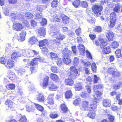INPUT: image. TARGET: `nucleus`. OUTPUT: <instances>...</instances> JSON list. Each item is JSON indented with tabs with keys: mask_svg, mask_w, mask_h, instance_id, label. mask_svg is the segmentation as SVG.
<instances>
[{
	"mask_svg": "<svg viewBox=\"0 0 122 122\" xmlns=\"http://www.w3.org/2000/svg\"><path fill=\"white\" fill-rule=\"evenodd\" d=\"M36 98L37 100L39 102H43L44 100V97L41 94H38L37 95Z\"/></svg>",
	"mask_w": 122,
	"mask_h": 122,
	"instance_id": "412c9836",
	"label": "nucleus"
},
{
	"mask_svg": "<svg viewBox=\"0 0 122 122\" xmlns=\"http://www.w3.org/2000/svg\"><path fill=\"white\" fill-rule=\"evenodd\" d=\"M111 101L108 99L104 100L103 102V104L104 106L106 107H108L111 105Z\"/></svg>",
	"mask_w": 122,
	"mask_h": 122,
	"instance_id": "a211bd4d",
	"label": "nucleus"
},
{
	"mask_svg": "<svg viewBox=\"0 0 122 122\" xmlns=\"http://www.w3.org/2000/svg\"><path fill=\"white\" fill-rule=\"evenodd\" d=\"M82 62L84 64V66L86 67H88L90 66H91V63L89 62H85L84 61H82Z\"/></svg>",
	"mask_w": 122,
	"mask_h": 122,
	"instance_id": "0e129e2a",
	"label": "nucleus"
},
{
	"mask_svg": "<svg viewBox=\"0 0 122 122\" xmlns=\"http://www.w3.org/2000/svg\"><path fill=\"white\" fill-rule=\"evenodd\" d=\"M37 41V39L36 37L33 36L30 38L29 42V43L32 44H34Z\"/></svg>",
	"mask_w": 122,
	"mask_h": 122,
	"instance_id": "c756f323",
	"label": "nucleus"
},
{
	"mask_svg": "<svg viewBox=\"0 0 122 122\" xmlns=\"http://www.w3.org/2000/svg\"><path fill=\"white\" fill-rule=\"evenodd\" d=\"M19 121L20 122H28L25 116H21Z\"/></svg>",
	"mask_w": 122,
	"mask_h": 122,
	"instance_id": "3c124183",
	"label": "nucleus"
},
{
	"mask_svg": "<svg viewBox=\"0 0 122 122\" xmlns=\"http://www.w3.org/2000/svg\"><path fill=\"white\" fill-rule=\"evenodd\" d=\"M19 50L18 52H15L12 54L11 56V58L13 59H16L18 57H19L21 56V54L20 53L21 52H20V49L18 48Z\"/></svg>",
	"mask_w": 122,
	"mask_h": 122,
	"instance_id": "6e6552de",
	"label": "nucleus"
},
{
	"mask_svg": "<svg viewBox=\"0 0 122 122\" xmlns=\"http://www.w3.org/2000/svg\"><path fill=\"white\" fill-rule=\"evenodd\" d=\"M81 96L82 97L85 98L89 97V95L86 93L82 92L81 93Z\"/></svg>",
	"mask_w": 122,
	"mask_h": 122,
	"instance_id": "864d4df0",
	"label": "nucleus"
},
{
	"mask_svg": "<svg viewBox=\"0 0 122 122\" xmlns=\"http://www.w3.org/2000/svg\"><path fill=\"white\" fill-rule=\"evenodd\" d=\"M53 38H56L54 41V42L57 45H59L60 44V42L65 38V36L63 34H61L59 31L52 33L51 35Z\"/></svg>",
	"mask_w": 122,
	"mask_h": 122,
	"instance_id": "7ed1b4c3",
	"label": "nucleus"
},
{
	"mask_svg": "<svg viewBox=\"0 0 122 122\" xmlns=\"http://www.w3.org/2000/svg\"><path fill=\"white\" fill-rule=\"evenodd\" d=\"M75 89L76 91L80 90L82 87L81 84L80 82H78L75 84Z\"/></svg>",
	"mask_w": 122,
	"mask_h": 122,
	"instance_id": "5701e85b",
	"label": "nucleus"
},
{
	"mask_svg": "<svg viewBox=\"0 0 122 122\" xmlns=\"http://www.w3.org/2000/svg\"><path fill=\"white\" fill-rule=\"evenodd\" d=\"M47 23V20L46 19L44 18L42 19V20L41 22V24L42 25H46Z\"/></svg>",
	"mask_w": 122,
	"mask_h": 122,
	"instance_id": "052dcab7",
	"label": "nucleus"
},
{
	"mask_svg": "<svg viewBox=\"0 0 122 122\" xmlns=\"http://www.w3.org/2000/svg\"><path fill=\"white\" fill-rule=\"evenodd\" d=\"M26 34V31L25 30L23 31L20 34V41H22L25 40V37Z\"/></svg>",
	"mask_w": 122,
	"mask_h": 122,
	"instance_id": "f3484780",
	"label": "nucleus"
},
{
	"mask_svg": "<svg viewBox=\"0 0 122 122\" xmlns=\"http://www.w3.org/2000/svg\"><path fill=\"white\" fill-rule=\"evenodd\" d=\"M10 16V17L11 20H16L18 19V18H19L18 14H16L15 13H12L11 14Z\"/></svg>",
	"mask_w": 122,
	"mask_h": 122,
	"instance_id": "f704fd0d",
	"label": "nucleus"
},
{
	"mask_svg": "<svg viewBox=\"0 0 122 122\" xmlns=\"http://www.w3.org/2000/svg\"><path fill=\"white\" fill-rule=\"evenodd\" d=\"M49 89L51 91H55L57 90L58 87L55 85L53 83H51L48 85Z\"/></svg>",
	"mask_w": 122,
	"mask_h": 122,
	"instance_id": "2eb2a0df",
	"label": "nucleus"
},
{
	"mask_svg": "<svg viewBox=\"0 0 122 122\" xmlns=\"http://www.w3.org/2000/svg\"><path fill=\"white\" fill-rule=\"evenodd\" d=\"M58 2H54L52 1L51 4V6L53 8L57 7Z\"/></svg>",
	"mask_w": 122,
	"mask_h": 122,
	"instance_id": "774afa93",
	"label": "nucleus"
},
{
	"mask_svg": "<svg viewBox=\"0 0 122 122\" xmlns=\"http://www.w3.org/2000/svg\"><path fill=\"white\" fill-rule=\"evenodd\" d=\"M23 26L20 23H17L14 24L13 25V28L16 31H20L22 28Z\"/></svg>",
	"mask_w": 122,
	"mask_h": 122,
	"instance_id": "9b49d317",
	"label": "nucleus"
},
{
	"mask_svg": "<svg viewBox=\"0 0 122 122\" xmlns=\"http://www.w3.org/2000/svg\"><path fill=\"white\" fill-rule=\"evenodd\" d=\"M35 104L36 107L38 110L41 112L43 110L44 108L42 107L39 104H36V103H35Z\"/></svg>",
	"mask_w": 122,
	"mask_h": 122,
	"instance_id": "09e8293b",
	"label": "nucleus"
},
{
	"mask_svg": "<svg viewBox=\"0 0 122 122\" xmlns=\"http://www.w3.org/2000/svg\"><path fill=\"white\" fill-rule=\"evenodd\" d=\"M89 113L87 114V116L92 119L95 118L96 116L95 112L91 111Z\"/></svg>",
	"mask_w": 122,
	"mask_h": 122,
	"instance_id": "473e14b6",
	"label": "nucleus"
},
{
	"mask_svg": "<svg viewBox=\"0 0 122 122\" xmlns=\"http://www.w3.org/2000/svg\"><path fill=\"white\" fill-rule=\"evenodd\" d=\"M78 48L79 50L80 54L82 56H84L85 51L84 46L82 44H80L78 46Z\"/></svg>",
	"mask_w": 122,
	"mask_h": 122,
	"instance_id": "9d476101",
	"label": "nucleus"
},
{
	"mask_svg": "<svg viewBox=\"0 0 122 122\" xmlns=\"http://www.w3.org/2000/svg\"><path fill=\"white\" fill-rule=\"evenodd\" d=\"M15 87V85L13 84H10L7 85L6 88H9L11 89H14Z\"/></svg>",
	"mask_w": 122,
	"mask_h": 122,
	"instance_id": "8fccbe9b",
	"label": "nucleus"
},
{
	"mask_svg": "<svg viewBox=\"0 0 122 122\" xmlns=\"http://www.w3.org/2000/svg\"><path fill=\"white\" fill-rule=\"evenodd\" d=\"M50 78L53 81H58L59 80L58 76L56 74L52 73L50 74Z\"/></svg>",
	"mask_w": 122,
	"mask_h": 122,
	"instance_id": "4468645a",
	"label": "nucleus"
},
{
	"mask_svg": "<svg viewBox=\"0 0 122 122\" xmlns=\"http://www.w3.org/2000/svg\"><path fill=\"white\" fill-rule=\"evenodd\" d=\"M114 36V34L111 31L109 32L107 35V37L110 41L113 40Z\"/></svg>",
	"mask_w": 122,
	"mask_h": 122,
	"instance_id": "6ab92c4d",
	"label": "nucleus"
},
{
	"mask_svg": "<svg viewBox=\"0 0 122 122\" xmlns=\"http://www.w3.org/2000/svg\"><path fill=\"white\" fill-rule=\"evenodd\" d=\"M75 32L77 36L80 35L81 34V29L80 28L76 30Z\"/></svg>",
	"mask_w": 122,
	"mask_h": 122,
	"instance_id": "69168bd1",
	"label": "nucleus"
},
{
	"mask_svg": "<svg viewBox=\"0 0 122 122\" xmlns=\"http://www.w3.org/2000/svg\"><path fill=\"white\" fill-rule=\"evenodd\" d=\"M25 15V17L27 19H31L33 17V14L30 13H26Z\"/></svg>",
	"mask_w": 122,
	"mask_h": 122,
	"instance_id": "e433bc0d",
	"label": "nucleus"
},
{
	"mask_svg": "<svg viewBox=\"0 0 122 122\" xmlns=\"http://www.w3.org/2000/svg\"><path fill=\"white\" fill-rule=\"evenodd\" d=\"M112 75L115 77L117 78L120 76V74L119 72L115 71L112 73Z\"/></svg>",
	"mask_w": 122,
	"mask_h": 122,
	"instance_id": "6e6d98bb",
	"label": "nucleus"
},
{
	"mask_svg": "<svg viewBox=\"0 0 122 122\" xmlns=\"http://www.w3.org/2000/svg\"><path fill=\"white\" fill-rule=\"evenodd\" d=\"M48 42V41L47 39H44L42 41H39V46H43L47 45Z\"/></svg>",
	"mask_w": 122,
	"mask_h": 122,
	"instance_id": "393cba45",
	"label": "nucleus"
},
{
	"mask_svg": "<svg viewBox=\"0 0 122 122\" xmlns=\"http://www.w3.org/2000/svg\"><path fill=\"white\" fill-rule=\"evenodd\" d=\"M81 5L82 7L84 8L87 7L88 6L87 3L86 1H82L81 3Z\"/></svg>",
	"mask_w": 122,
	"mask_h": 122,
	"instance_id": "bf43d9fd",
	"label": "nucleus"
},
{
	"mask_svg": "<svg viewBox=\"0 0 122 122\" xmlns=\"http://www.w3.org/2000/svg\"><path fill=\"white\" fill-rule=\"evenodd\" d=\"M93 30L95 32L99 33L102 31V29L101 27L97 26L94 28Z\"/></svg>",
	"mask_w": 122,
	"mask_h": 122,
	"instance_id": "4c0bfd02",
	"label": "nucleus"
},
{
	"mask_svg": "<svg viewBox=\"0 0 122 122\" xmlns=\"http://www.w3.org/2000/svg\"><path fill=\"white\" fill-rule=\"evenodd\" d=\"M76 67L74 66H71L70 68V70L71 71L76 74H78V71L77 69L75 67Z\"/></svg>",
	"mask_w": 122,
	"mask_h": 122,
	"instance_id": "58836bf2",
	"label": "nucleus"
},
{
	"mask_svg": "<svg viewBox=\"0 0 122 122\" xmlns=\"http://www.w3.org/2000/svg\"><path fill=\"white\" fill-rule=\"evenodd\" d=\"M80 101V98L76 99L74 101L73 103L75 105H78L79 104Z\"/></svg>",
	"mask_w": 122,
	"mask_h": 122,
	"instance_id": "e2e57ef3",
	"label": "nucleus"
},
{
	"mask_svg": "<svg viewBox=\"0 0 122 122\" xmlns=\"http://www.w3.org/2000/svg\"><path fill=\"white\" fill-rule=\"evenodd\" d=\"M110 51L111 49L109 47L107 46L103 49L102 52L104 54H108L110 52Z\"/></svg>",
	"mask_w": 122,
	"mask_h": 122,
	"instance_id": "bb28decb",
	"label": "nucleus"
},
{
	"mask_svg": "<svg viewBox=\"0 0 122 122\" xmlns=\"http://www.w3.org/2000/svg\"><path fill=\"white\" fill-rule=\"evenodd\" d=\"M120 7V4L119 3L116 4L115 7H114V11L117 12H119Z\"/></svg>",
	"mask_w": 122,
	"mask_h": 122,
	"instance_id": "7c9ffc66",
	"label": "nucleus"
},
{
	"mask_svg": "<svg viewBox=\"0 0 122 122\" xmlns=\"http://www.w3.org/2000/svg\"><path fill=\"white\" fill-rule=\"evenodd\" d=\"M20 52L22 53V55L24 56L28 57L34 56H37L38 54V52L34 50L30 49H20Z\"/></svg>",
	"mask_w": 122,
	"mask_h": 122,
	"instance_id": "f03ea898",
	"label": "nucleus"
},
{
	"mask_svg": "<svg viewBox=\"0 0 122 122\" xmlns=\"http://www.w3.org/2000/svg\"><path fill=\"white\" fill-rule=\"evenodd\" d=\"M54 94H52L49 95L48 97L47 103L51 105H53L54 104Z\"/></svg>",
	"mask_w": 122,
	"mask_h": 122,
	"instance_id": "f8f14e48",
	"label": "nucleus"
},
{
	"mask_svg": "<svg viewBox=\"0 0 122 122\" xmlns=\"http://www.w3.org/2000/svg\"><path fill=\"white\" fill-rule=\"evenodd\" d=\"M45 8V6L43 5L37 6V10L41 12Z\"/></svg>",
	"mask_w": 122,
	"mask_h": 122,
	"instance_id": "5fc2aeb1",
	"label": "nucleus"
},
{
	"mask_svg": "<svg viewBox=\"0 0 122 122\" xmlns=\"http://www.w3.org/2000/svg\"><path fill=\"white\" fill-rule=\"evenodd\" d=\"M61 109L62 111L66 112L68 111V109L64 104H62L61 105Z\"/></svg>",
	"mask_w": 122,
	"mask_h": 122,
	"instance_id": "a19ab883",
	"label": "nucleus"
},
{
	"mask_svg": "<svg viewBox=\"0 0 122 122\" xmlns=\"http://www.w3.org/2000/svg\"><path fill=\"white\" fill-rule=\"evenodd\" d=\"M50 117L52 118H55L57 117V115L56 114L52 113L50 115Z\"/></svg>",
	"mask_w": 122,
	"mask_h": 122,
	"instance_id": "338daca9",
	"label": "nucleus"
},
{
	"mask_svg": "<svg viewBox=\"0 0 122 122\" xmlns=\"http://www.w3.org/2000/svg\"><path fill=\"white\" fill-rule=\"evenodd\" d=\"M108 117L110 122H114V117L113 116L111 115H109Z\"/></svg>",
	"mask_w": 122,
	"mask_h": 122,
	"instance_id": "680f3d73",
	"label": "nucleus"
},
{
	"mask_svg": "<svg viewBox=\"0 0 122 122\" xmlns=\"http://www.w3.org/2000/svg\"><path fill=\"white\" fill-rule=\"evenodd\" d=\"M44 59L43 58L41 57L34 58L30 62V64L32 66L37 65L38 63L37 61H41Z\"/></svg>",
	"mask_w": 122,
	"mask_h": 122,
	"instance_id": "0eeeda50",
	"label": "nucleus"
},
{
	"mask_svg": "<svg viewBox=\"0 0 122 122\" xmlns=\"http://www.w3.org/2000/svg\"><path fill=\"white\" fill-rule=\"evenodd\" d=\"M51 71L53 72L57 73L58 72L57 67L55 66H52L51 67Z\"/></svg>",
	"mask_w": 122,
	"mask_h": 122,
	"instance_id": "de8ad7c7",
	"label": "nucleus"
},
{
	"mask_svg": "<svg viewBox=\"0 0 122 122\" xmlns=\"http://www.w3.org/2000/svg\"><path fill=\"white\" fill-rule=\"evenodd\" d=\"M14 64V62L12 61H8L7 63V64L5 65L8 68L10 69L13 67Z\"/></svg>",
	"mask_w": 122,
	"mask_h": 122,
	"instance_id": "b1692460",
	"label": "nucleus"
},
{
	"mask_svg": "<svg viewBox=\"0 0 122 122\" xmlns=\"http://www.w3.org/2000/svg\"><path fill=\"white\" fill-rule=\"evenodd\" d=\"M89 102L87 101H83L82 104L80 107L81 109L83 110L88 111L89 106Z\"/></svg>",
	"mask_w": 122,
	"mask_h": 122,
	"instance_id": "39448f33",
	"label": "nucleus"
},
{
	"mask_svg": "<svg viewBox=\"0 0 122 122\" xmlns=\"http://www.w3.org/2000/svg\"><path fill=\"white\" fill-rule=\"evenodd\" d=\"M79 60L77 57H75L73 60V65L75 66H77L78 64Z\"/></svg>",
	"mask_w": 122,
	"mask_h": 122,
	"instance_id": "2f4dec72",
	"label": "nucleus"
},
{
	"mask_svg": "<svg viewBox=\"0 0 122 122\" xmlns=\"http://www.w3.org/2000/svg\"><path fill=\"white\" fill-rule=\"evenodd\" d=\"M16 71L18 75H21L25 73V70L24 67H19L17 68Z\"/></svg>",
	"mask_w": 122,
	"mask_h": 122,
	"instance_id": "dca6fc26",
	"label": "nucleus"
},
{
	"mask_svg": "<svg viewBox=\"0 0 122 122\" xmlns=\"http://www.w3.org/2000/svg\"><path fill=\"white\" fill-rule=\"evenodd\" d=\"M49 79V77L48 76H46L44 79L42 87L44 89L46 88L48 85V82Z\"/></svg>",
	"mask_w": 122,
	"mask_h": 122,
	"instance_id": "ddd939ff",
	"label": "nucleus"
},
{
	"mask_svg": "<svg viewBox=\"0 0 122 122\" xmlns=\"http://www.w3.org/2000/svg\"><path fill=\"white\" fill-rule=\"evenodd\" d=\"M42 17V14L41 13L37 12L35 18L37 20L41 19Z\"/></svg>",
	"mask_w": 122,
	"mask_h": 122,
	"instance_id": "c03bdc74",
	"label": "nucleus"
},
{
	"mask_svg": "<svg viewBox=\"0 0 122 122\" xmlns=\"http://www.w3.org/2000/svg\"><path fill=\"white\" fill-rule=\"evenodd\" d=\"M91 68L92 70L94 72H95L96 71L97 67L96 64L95 63H93L92 65Z\"/></svg>",
	"mask_w": 122,
	"mask_h": 122,
	"instance_id": "13d9d810",
	"label": "nucleus"
},
{
	"mask_svg": "<svg viewBox=\"0 0 122 122\" xmlns=\"http://www.w3.org/2000/svg\"><path fill=\"white\" fill-rule=\"evenodd\" d=\"M110 16L111 20L116 21V14L115 13L113 12L112 13L110 14Z\"/></svg>",
	"mask_w": 122,
	"mask_h": 122,
	"instance_id": "ea45409f",
	"label": "nucleus"
},
{
	"mask_svg": "<svg viewBox=\"0 0 122 122\" xmlns=\"http://www.w3.org/2000/svg\"><path fill=\"white\" fill-rule=\"evenodd\" d=\"M46 30L45 28L41 27L38 30V32L40 36H44L46 34Z\"/></svg>",
	"mask_w": 122,
	"mask_h": 122,
	"instance_id": "aec40b11",
	"label": "nucleus"
},
{
	"mask_svg": "<svg viewBox=\"0 0 122 122\" xmlns=\"http://www.w3.org/2000/svg\"><path fill=\"white\" fill-rule=\"evenodd\" d=\"M73 80L71 79H66L65 80V83L66 85L71 86L74 83Z\"/></svg>",
	"mask_w": 122,
	"mask_h": 122,
	"instance_id": "cd10ccee",
	"label": "nucleus"
},
{
	"mask_svg": "<svg viewBox=\"0 0 122 122\" xmlns=\"http://www.w3.org/2000/svg\"><path fill=\"white\" fill-rule=\"evenodd\" d=\"M103 8L102 6L101 5H95L92 7V9L94 13L97 14L99 12L102 10Z\"/></svg>",
	"mask_w": 122,
	"mask_h": 122,
	"instance_id": "423d86ee",
	"label": "nucleus"
},
{
	"mask_svg": "<svg viewBox=\"0 0 122 122\" xmlns=\"http://www.w3.org/2000/svg\"><path fill=\"white\" fill-rule=\"evenodd\" d=\"M49 56H50L51 58L56 59L57 58V56L56 54L53 52L50 53L49 55Z\"/></svg>",
	"mask_w": 122,
	"mask_h": 122,
	"instance_id": "37998d69",
	"label": "nucleus"
},
{
	"mask_svg": "<svg viewBox=\"0 0 122 122\" xmlns=\"http://www.w3.org/2000/svg\"><path fill=\"white\" fill-rule=\"evenodd\" d=\"M72 95V93L71 90L68 91L66 92L65 96L66 98H71Z\"/></svg>",
	"mask_w": 122,
	"mask_h": 122,
	"instance_id": "72a5a7b5",
	"label": "nucleus"
},
{
	"mask_svg": "<svg viewBox=\"0 0 122 122\" xmlns=\"http://www.w3.org/2000/svg\"><path fill=\"white\" fill-rule=\"evenodd\" d=\"M96 45L102 49L104 48L107 45L106 42L102 38L99 39L97 40H96L95 41Z\"/></svg>",
	"mask_w": 122,
	"mask_h": 122,
	"instance_id": "20e7f679",
	"label": "nucleus"
},
{
	"mask_svg": "<svg viewBox=\"0 0 122 122\" xmlns=\"http://www.w3.org/2000/svg\"><path fill=\"white\" fill-rule=\"evenodd\" d=\"M53 16V21L55 22H59L61 19L60 17L57 16L56 14H54Z\"/></svg>",
	"mask_w": 122,
	"mask_h": 122,
	"instance_id": "79ce46f5",
	"label": "nucleus"
},
{
	"mask_svg": "<svg viewBox=\"0 0 122 122\" xmlns=\"http://www.w3.org/2000/svg\"><path fill=\"white\" fill-rule=\"evenodd\" d=\"M5 104L8 105V107L11 108L13 107L14 104L10 100H7L5 102Z\"/></svg>",
	"mask_w": 122,
	"mask_h": 122,
	"instance_id": "4be33fe9",
	"label": "nucleus"
},
{
	"mask_svg": "<svg viewBox=\"0 0 122 122\" xmlns=\"http://www.w3.org/2000/svg\"><path fill=\"white\" fill-rule=\"evenodd\" d=\"M62 19L64 23L66 24L68 23L69 21V19L68 17L67 16L63 15L62 16Z\"/></svg>",
	"mask_w": 122,
	"mask_h": 122,
	"instance_id": "c85d7f7f",
	"label": "nucleus"
},
{
	"mask_svg": "<svg viewBox=\"0 0 122 122\" xmlns=\"http://www.w3.org/2000/svg\"><path fill=\"white\" fill-rule=\"evenodd\" d=\"M13 47L11 46L10 44H7L6 46L5 50L6 51L10 52L13 49Z\"/></svg>",
	"mask_w": 122,
	"mask_h": 122,
	"instance_id": "c9c22d12",
	"label": "nucleus"
},
{
	"mask_svg": "<svg viewBox=\"0 0 122 122\" xmlns=\"http://www.w3.org/2000/svg\"><path fill=\"white\" fill-rule=\"evenodd\" d=\"M71 51L69 50L67 48H65L62 51L64 57H70L71 56Z\"/></svg>",
	"mask_w": 122,
	"mask_h": 122,
	"instance_id": "1a4fd4ad",
	"label": "nucleus"
},
{
	"mask_svg": "<svg viewBox=\"0 0 122 122\" xmlns=\"http://www.w3.org/2000/svg\"><path fill=\"white\" fill-rule=\"evenodd\" d=\"M120 52L121 51L120 50L117 49L115 52V54L117 58H119L121 56V55Z\"/></svg>",
	"mask_w": 122,
	"mask_h": 122,
	"instance_id": "603ef678",
	"label": "nucleus"
},
{
	"mask_svg": "<svg viewBox=\"0 0 122 122\" xmlns=\"http://www.w3.org/2000/svg\"><path fill=\"white\" fill-rule=\"evenodd\" d=\"M112 47L114 49L117 48L119 46L118 43L117 42H113L111 44Z\"/></svg>",
	"mask_w": 122,
	"mask_h": 122,
	"instance_id": "49530a36",
	"label": "nucleus"
},
{
	"mask_svg": "<svg viewBox=\"0 0 122 122\" xmlns=\"http://www.w3.org/2000/svg\"><path fill=\"white\" fill-rule=\"evenodd\" d=\"M70 57H64L63 62L66 64L68 65L71 62V60L70 58Z\"/></svg>",
	"mask_w": 122,
	"mask_h": 122,
	"instance_id": "a878e982",
	"label": "nucleus"
},
{
	"mask_svg": "<svg viewBox=\"0 0 122 122\" xmlns=\"http://www.w3.org/2000/svg\"><path fill=\"white\" fill-rule=\"evenodd\" d=\"M80 1L79 0H77L73 3V5L76 7H78L79 6Z\"/></svg>",
	"mask_w": 122,
	"mask_h": 122,
	"instance_id": "a18cd8bd",
	"label": "nucleus"
},
{
	"mask_svg": "<svg viewBox=\"0 0 122 122\" xmlns=\"http://www.w3.org/2000/svg\"><path fill=\"white\" fill-rule=\"evenodd\" d=\"M94 94V97L95 98L91 103L90 107H89L88 111L95 112L96 110L97 103L100 98L101 93L97 91L95 92Z\"/></svg>",
	"mask_w": 122,
	"mask_h": 122,
	"instance_id": "f257e3e1",
	"label": "nucleus"
},
{
	"mask_svg": "<svg viewBox=\"0 0 122 122\" xmlns=\"http://www.w3.org/2000/svg\"><path fill=\"white\" fill-rule=\"evenodd\" d=\"M56 62L57 65L58 66H61L62 64V60L60 58H58L57 59Z\"/></svg>",
	"mask_w": 122,
	"mask_h": 122,
	"instance_id": "4d7b16f0",
	"label": "nucleus"
}]
</instances>
